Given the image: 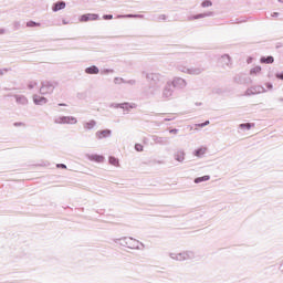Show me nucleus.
<instances>
[{"mask_svg":"<svg viewBox=\"0 0 283 283\" xmlns=\"http://www.w3.org/2000/svg\"><path fill=\"white\" fill-rule=\"evenodd\" d=\"M170 84L177 90H185V87H187V80L182 77H174Z\"/></svg>","mask_w":283,"mask_h":283,"instance_id":"nucleus-1","label":"nucleus"},{"mask_svg":"<svg viewBox=\"0 0 283 283\" xmlns=\"http://www.w3.org/2000/svg\"><path fill=\"white\" fill-rule=\"evenodd\" d=\"M171 82H167V84L165 85L164 90H163V98H165V101H169V98H171V96H174V87H171Z\"/></svg>","mask_w":283,"mask_h":283,"instance_id":"nucleus-2","label":"nucleus"},{"mask_svg":"<svg viewBox=\"0 0 283 283\" xmlns=\"http://www.w3.org/2000/svg\"><path fill=\"white\" fill-rule=\"evenodd\" d=\"M80 23H87V21H98V14L96 13H86L82 14L78 18Z\"/></svg>","mask_w":283,"mask_h":283,"instance_id":"nucleus-3","label":"nucleus"},{"mask_svg":"<svg viewBox=\"0 0 283 283\" xmlns=\"http://www.w3.org/2000/svg\"><path fill=\"white\" fill-rule=\"evenodd\" d=\"M202 72H205V69H202L200 66H190V67H188V74L190 76H200V74H202Z\"/></svg>","mask_w":283,"mask_h":283,"instance_id":"nucleus-4","label":"nucleus"},{"mask_svg":"<svg viewBox=\"0 0 283 283\" xmlns=\"http://www.w3.org/2000/svg\"><path fill=\"white\" fill-rule=\"evenodd\" d=\"M266 90L263 88V86H252L250 90H248V94H264Z\"/></svg>","mask_w":283,"mask_h":283,"instance_id":"nucleus-5","label":"nucleus"},{"mask_svg":"<svg viewBox=\"0 0 283 283\" xmlns=\"http://www.w3.org/2000/svg\"><path fill=\"white\" fill-rule=\"evenodd\" d=\"M33 103H34V105H45L48 103V98H45L41 95H34Z\"/></svg>","mask_w":283,"mask_h":283,"instance_id":"nucleus-6","label":"nucleus"},{"mask_svg":"<svg viewBox=\"0 0 283 283\" xmlns=\"http://www.w3.org/2000/svg\"><path fill=\"white\" fill-rule=\"evenodd\" d=\"M117 19H145L143 14H126V15H117Z\"/></svg>","mask_w":283,"mask_h":283,"instance_id":"nucleus-7","label":"nucleus"},{"mask_svg":"<svg viewBox=\"0 0 283 283\" xmlns=\"http://www.w3.org/2000/svg\"><path fill=\"white\" fill-rule=\"evenodd\" d=\"M52 10L53 12H59V10H65V2H56L55 4H53Z\"/></svg>","mask_w":283,"mask_h":283,"instance_id":"nucleus-8","label":"nucleus"},{"mask_svg":"<svg viewBox=\"0 0 283 283\" xmlns=\"http://www.w3.org/2000/svg\"><path fill=\"white\" fill-rule=\"evenodd\" d=\"M88 158L94 163H103L105 160V157H103V155H91L88 156Z\"/></svg>","mask_w":283,"mask_h":283,"instance_id":"nucleus-9","label":"nucleus"},{"mask_svg":"<svg viewBox=\"0 0 283 283\" xmlns=\"http://www.w3.org/2000/svg\"><path fill=\"white\" fill-rule=\"evenodd\" d=\"M101 72L96 65L90 66L85 69L86 74H98Z\"/></svg>","mask_w":283,"mask_h":283,"instance_id":"nucleus-10","label":"nucleus"},{"mask_svg":"<svg viewBox=\"0 0 283 283\" xmlns=\"http://www.w3.org/2000/svg\"><path fill=\"white\" fill-rule=\"evenodd\" d=\"M18 105H28V98L23 95L15 96Z\"/></svg>","mask_w":283,"mask_h":283,"instance_id":"nucleus-11","label":"nucleus"},{"mask_svg":"<svg viewBox=\"0 0 283 283\" xmlns=\"http://www.w3.org/2000/svg\"><path fill=\"white\" fill-rule=\"evenodd\" d=\"M112 134V130L105 129L97 133V138H107Z\"/></svg>","mask_w":283,"mask_h":283,"instance_id":"nucleus-12","label":"nucleus"},{"mask_svg":"<svg viewBox=\"0 0 283 283\" xmlns=\"http://www.w3.org/2000/svg\"><path fill=\"white\" fill-rule=\"evenodd\" d=\"M146 78L150 80V81H158L160 78V74L158 73H150L146 75Z\"/></svg>","mask_w":283,"mask_h":283,"instance_id":"nucleus-13","label":"nucleus"},{"mask_svg":"<svg viewBox=\"0 0 283 283\" xmlns=\"http://www.w3.org/2000/svg\"><path fill=\"white\" fill-rule=\"evenodd\" d=\"M221 63H222V65L229 66V64L231 63V56H229V55L221 56Z\"/></svg>","mask_w":283,"mask_h":283,"instance_id":"nucleus-14","label":"nucleus"},{"mask_svg":"<svg viewBox=\"0 0 283 283\" xmlns=\"http://www.w3.org/2000/svg\"><path fill=\"white\" fill-rule=\"evenodd\" d=\"M205 17H213V12L209 11L208 13H199L195 15L192 19H205Z\"/></svg>","mask_w":283,"mask_h":283,"instance_id":"nucleus-15","label":"nucleus"},{"mask_svg":"<svg viewBox=\"0 0 283 283\" xmlns=\"http://www.w3.org/2000/svg\"><path fill=\"white\" fill-rule=\"evenodd\" d=\"M209 175H206V176H203V177H199V178H196L195 179V182L198 185V184H200V182H207V180H209Z\"/></svg>","mask_w":283,"mask_h":283,"instance_id":"nucleus-16","label":"nucleus"},{"mask_svg":"<svg viewBox=\"0 0 283 283\" xmlns=\"http://www.w3.org/2000/svg\"><path fill=\"white\" fill-rule=\"evenodd\" d=\"M177 70L179 72H182V74H188V72H189V67H187L185 65H180V64L177 66Z\"/></svg>","mask_w":283,"mask_h":283,"instance_id":"nucleus-17","label":"nucleus"},{"mask_svg":"<svg viewBox=\"0 0 283 283\" xmlns=\"http://www.w3.org/2000/svg\"><path fill=\"white\" fill-rule=\"evenodd\" d=\"M273 61H274L273 56L261 57V63L271 64V63H273Z\"/></svg>","mask_w":283,"mask_h":283,"instance_id":"nucleus-18","label":"nucleus"},{"mask_svg":"<svg viewBox=\"0 0 283 283\" xmlns=\"http://www.w3.org/2000/svg\"><path fill=\"white\" fill-rule=\"evenodd\" d=\"M251 127H255V124L247 123L240 125V129H251Z\"/></svg>","mask_w":283,"mask_h":283,"instance_id":"nucleus-19","label":"nucleus"},{"mask_svg":"<svg viewBox=\"0 0 283 283\" xmlns=\"http://www.w3.org/2000/svg\"><path fill=\"white\" fill-rule=\"evenodd\" d=\"M176 160H178V163H182V160H185V153L182 151L177 153Z\"/></svg>","mask_w":283,"mask_h":283,"instance_id":"nucleus-20","label":"nucleus"},{"mask_svg":"<svg viewBox=\"0 0 283 283\" xmlns=\"http://www.w3.org/2000/svg\"><path fill=\"white\" fill-rule=\"evenodd\" d=\"M260 72H262V67L254 66L253 69H251L250 74H260Z\"/></svg>","mask_w":283,"mask_h":283,"instance_id":"nucleus-21","label":"nucleus"},{"mask_svg":"<svg viewBox=\"0 0 283 283\" xmlns=\"http://www.w3.org/2000/svg\"><path fill=\"white\" fill-rule=\"evenodd\" d=\"M211 6H213V2H211V0H205V1L201 3V7H202V8H211Z\"/></svg>","mask_w":283,"mask_h":283,"instance_id":"nucleus-22","label":"nucleus"},{"mask_svg":"<svg viewBox=\"0 0 283 283\" xmlns=\"http://www.w3.org/2000/svg\"><path fill=\"white\" fill-rule=\"evenodd\" d=\"M109 164L113 165L114 167H118V159L116 157H109Z\"/></svg>","mask_w":283,"mask_h":283,"instance_id":"nucleus-23","label":"nucleus"},{"mask_svg":"<svg viewBox=\"0 0 283 283\" xmlns=\"http://www.w3.org/2000/svg\"><path fill=\"white\" fill-rule=\"evenodd\" d=\"M206 151H207V148H200V149H198V150L196 151V156H202V155L206 154Z\"/></svg>","mask_w":283,"mask_h":283,"instance_id":"nucleus-24","label":"nucleus"},{"mask_svg":"<svg viewBox=\"0 0 283 283\" xmlns=\"http://www.w3.org/2000/svg\"><path fill=\"white\" fill-rule=\"evenodd\" d=\"M124 105H125L126 107H134V104L127 103V102H126V103H122V104H117L116 106H117V107H123Z\"/></svg>","mask_w":283,"mask_h":283,"instance_id":"nucleus-25","label":"nucleus"},{"mask_svg":"<svg viewBox=\"0 0 283 283\" xmlns=\"http://www.w3.org/2000/svg\"><path fill=\"white\" fill-rule=\"evenodd\" d=\"M157 21H167V15L166 14H159L158 17H157Z\"/></svg>","mask_w":283,"mask_h":283,"instance_id":"nucleus-26","label":"nucleus"},{"mask_svg":"<svg viewBox=\"0 0 283 283\" xmlns=\"http://www.w3.org/2000/svg\"><path fill=\"white\" fill-rule=\"evenodd\" d=\"M114 73V70L112 69H106L104 71H102V74H113Z\"/></svg>","mask_w":283,"mask_h":283,"instance_id":"nucleus-27","label":"nucleus"},{"mask_svg":"<svg viewBox=\"0 0 283 283\" xmlns=\"http://www.w3.org/2000/svg\"><path fill=\"white\" fill-rule=\"evenodd\" d=\"M29 90H34V87H36V82H31L29 85H28Z\"/></svg>","mask_w":283,"mask_h":283,"instance_id":"nucleus-28","label":"nucleus"},{"mask_svg":"<svg viewBox=\"0 0 283 283\" xmlns=\"http://www.w3.org/2000/svg\"><path fill=\"white\" fill-rule=\"evenodd\" d=\"M135 149H136V151H143V145L136 144Z\"/></svg>","mask_w":283,"mask_h":283,"instance_id":"nucleus-29","label":"nucleus"},{"mask_svg":"<svg viewBox=\"0 0 283 283\" xmlns=\"http://www.w3.org/2000/svg\"><path fill=\"white\" fill-rule=\"evenodd\" d=\"M28 28H34V25H36V22L34 21H30L27 23Z\"/></svg>","mask_w":283,"mask_h":283,"instance_id":"nucleus-30","label":"nucleus"},{"mask_svg":"<svg viewBox=\"0 0 283 283\" xmlns=\"http://www.w3.org/2000/svg\"><path fill=\"white\" fill-rule=\"evenodd\" d=\"M103 19H105V20H112V19H114V15H112V14H106V15H103Z\"/></svg>","mask_w":283,"mask_h":283,"instance_id":"nucleus-31","label":"nucleus"},{"mask_svg":"<svg viewBox=\"0 0 283 283\" xmlns=\"http://www.w3.org/2000/svg\"><path fill=\"white\" fill-rule=\"evenodd\" d=\"M207 125H209V120L198 124L197 127H207Z\"/></svg>","mask_w":283,"mask_h":283,"instance_id":"nucleus-32","label":"nucleus"},{"mask_svg":"<svg viewBox=\"0 0 283 283\" xmlns=\"http://www.w3.org/2000/svg\"><path fill=\"white\" fill-rule=\"evenodd\" d=\"M56 167L61 169H67V166H65V164H57Z\"/></svg>","mask_w":283,"mask_h":283,"instance_id":"nucleus-33","label":"nucleus"},{"mask_svg":"<svg viewBox=\"0 0 283 283\" xmlns=\"http://www.w3.org/2000/svg\"><path fill=\"white\" fill-rule=\"evenodd\" d=\"M127 83H128L129 85H136V80H129Z\"/></svg>","mask_w":283,"mask_h":283,"instance_id":"nucleus-34","label":"nucleus"},{"mask_svg":"<svg viewBox=\"0 0 283 283\" xmlns=\"http://www.w3.org/2000/svg\"><path fill=\"white\" fill-rule=\"evenodd\" d=\"M271 17H274V18L280 17V12H273V13L271 14Z\"/></svg>","mask_w":283,"mask_h":283,"instance_id":"nucleus-35","label":"nucleus"},{"mask_svg":"<svg viewBox=\"0 0 283 283\" xmlns=\"http://www.w3.org/2000/svg\"><path fill=\"white\" fill-rule=\"evenodd\" d=\"M94 127V124H86L87 129H92Z\"/></svg>","mask_w":283,"mask_h":283,"instance_id":"nucleus-36","label":"nucleus"},{"mask_svg":"<svg viewBox=\"0 0 283 283\" xmlns=\"http://www.w3.org/2000/svg\"><path fill=\"white\" fill-rule=\"evenodd\" d=\"M170 134H178V129H171Z\"/></svg>","mask_w":283,"mask_h":283,"instance_id":"nucleus-37","label":"nucleus"},{"mask_svg":"<svg viewBox=\"0 0 283 283\" xmlns=\"http://www.w3.org/2000/svg\"><path fill=\"white\" fill-rule=\"evenodd\" d=\"M6 33V29H0V34H4Z\"/></svg>","mask_w":283,"mask_h":283,"instance_id":"nucleus-38","label":"nucleus"},{"mask_svg":"<svg viewBox=\"0 0 283 283\" xmlns=\"http://www.w3.org/2000/svg\"><path fill=\"white\" fill-rule=\"evenodd\" d=\"M268 88L269 90H273V85L272 84H268Z\"/></svg>","mask_w":283,"mask_h":283,"instance_id":"nucleus-39","label":"nucleus"},{"mask_svg":"<svg viewBox=\"0 0 283 283\" xmlns=\"http://www.w3.org/2000/svg\"><path fill=\"white\" fill-rule=\"evenodd\" d=\"M63 25H67V21L63 20Z\"/></svg>","mask_w":283,"mask_h":283,"instance_id":"nucleus-40","label":"nucleus"},{"mask_svg":"<svg viewBox=\"0 0 283 283\" xmlns=\"http://www.w3.org/2000/svg\"><path fill=\"white\" fill-rule=\"evenodd\" d=\"M197 105H202V102H200V103H197Z\"/></svg>","mask_w":283,"mask_h":283,"instance_id":"nucleus-41","label":"nucleus"},{"mask_svg":"<svg viewBox=\"0 0 283 283\" xmlns=\"http://www.w3.org/2000/svg\"><path fill=\"white\" fill-rule=\"evenodd\" d=\"M280 3H283V0H279Z\"/></svg>","mask_w":283,"mask_h":283,"instance_id":"nucleus-42","label":"nucleus"},{"mask_svg":"<svg viewBox=\"0 0 283 283\" xmlns=\"http://www.w3.org/2000/svg\"><path fill=\"white\" fill-rule=\"evenodd\" d=\"M40 92H43V88H41Z\"/></svg>","mask_w":283,"mask_h":283,"instance_id":"nucleus-43","label":"nucleus"},{"mask_svg":"<svg viewBox=\"0 0 283 283\" xmlns=\"http://www.w3.org/2000/svg\"><path fill=\"white\" fill-rule=\"evenodd\" d=\"M0 74H3V72L0 71Z\"/></svg>","mask_w":283,"mask_h":283,"instance_id":"nucleus-44","label":"nucleus"}]
</instances>
